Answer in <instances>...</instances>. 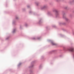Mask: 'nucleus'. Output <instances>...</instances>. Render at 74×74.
<instances>
[{
	"instance_id": "obj_3",
	"label": "nucleus",
	"mask_w": 74,
	"mask_h": 74,
	"mask_svg": "<svg viewBox=\"0 0 74 74\" xmlns=\"http://www.w3.org/2000/svg\"><path fill=\"white\" fill-rule=\"evenodd\" d=\"M52 45H56V44H55L54 42H52Z\"/></svg>"
},
{
	"instance_id": "obj_5",
	"label": "nucleus",
	"mask_w": 74,
	"mask_h": 74,
	"mask_svg": "<svg viewBox=\"0 0 74 74\" xmlns=\"http://www.w3.org/2000/svg\"><path fill=\"white\" fill-rule=\"evenodd\" d=\"M55 12H57V10H55Z\"/></svg>"
},
{
	"instance_id": "obj_4",
	"label": "nucleus",
	"mask_w": 74,
	"mask_h": 74,
	"mask_svg": "<svg viewBox=\"0 0 74 74\" xmlns=\"http://www.w3.org/2000/svg\"><path fill=\"white\" fill-rule=\"evenodd\" d=\"M65 19L66 21H68V20H69V19H68V18H65Z\"/></svg>"
},
{
	"instance_id": "obj_1",
	"label": "nucleus",
	"mask_w": 74,
	"mask_h": 74,
	"mask_svg": "<svg viewBox=\"0 0 74 74\" xmlns=\"http://www.w3.org/2000/svg\"><path fill=\"white\" fill-rule=\"evenodd\" d=\"M69 50L71 52H74V49L73 48H71L69 49Z\"/></svg>"
},
{
	"instance_id": "obj_2",
	"label": "nucleus",
	"mask_w": 74,
	"mask_h": 74,
	"mask_svg": "<svg viewBox=\"0 0 74 74\" xmlns=\"http://www.w3.org/2000/svg\"><path fill=\"white\" fill-rule=\"evenodd\" d=\"M16 31V30H15V29H14L13 32V33H15V32Z\"/></svg>"
}]
</instances>
